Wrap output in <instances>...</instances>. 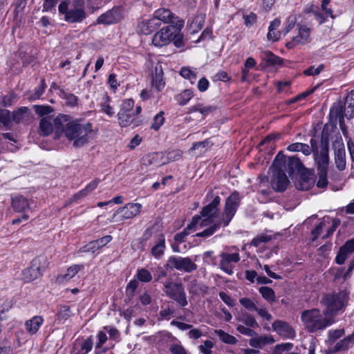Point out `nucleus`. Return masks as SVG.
Listing matches in <instances>:
<instances>
[{
	"label": "nucleus",
	"instance_id": "nucleus-1",
	"mask_svg": "<svg viewBox=\"0 0 354 354\" xmlns=\"http://www.w3.org/2000/svg\"><path fill=\"white\" fill-rule=\"evenodd\" d=\"M55 133L63 132L66 138L73 141V146L80 148L86 145L93 132V124L80 120H69L67 115L59 114L54 119Z\"/></svg>",
	"mask_w": 354,
	"mask_h": 354
},
{
	"label": "nucleus",
	"instance_id": "nucleus-2",
	"mask_svg": "<svg viewBox=\"0 0 354 354\" xmlns=\"http://www.w3.org/2000/svg\"><path fill=\"white\" fill-rule=\"evenodd\" d=\"M58 11L64 21L71 24L82 23L87 17L84 0H63Z\"/></svg>",
	"mask_w": 354,
	"mask_h": 354
},
{
	"label": "nucleus",
	"instance_id": "nucleus-3",
	"mask_svg": "<svg viewBox=\"0 0 354 354\" xmlns=\"http://www.w3.org/2000/svg\"><path fill=\"white\" fill-rule=\"evenodd\" d=\"M283 167H286V156L281 151L276 156L270 169L272 173L270 184L275 192L285 191L290 183Z\"/></svg>",
	"mask_w": 354,
	"mask_h": 354
},
{
	"label": "nucleus",
	"instance_id": "nucleus-4",
	"mask_svg": "<svg viewBox=\"0 0 354 354\" xmlns=\"http://www.w3.org/2000/svg\"><path fill=\"white\" fill-rule=\"evenodd\" d=\"M348 292L346 290L324 295L320 300L324 308V314L326 316L334 315L337 312L344 310L348 304Z\"/></svg>",
	"mask_w": 354,
	"mask_h": 354
},
{
	"label": "nucleus",
	"instance_id": "nucleus-5",
	"mask_svg": "<svg viewBox=\"0 0 354 354\" xmlns=\"http://www.w3.org/2000/svg\"><path fill=\"white\" fill-rule=\"evenodd\" d=\"M301 319L305 328L310 333L324 330L333 322L332 318L324 317L317 308L304 310L301 315Z\"/></svg>",
	"mask_w": 354,
	"mask_h": 354
},
{
	"label": "nucleus",
	"instance_id": "nucleus-6",
	"mask_svg": "<svg viewBox=\"0 0 354 354\" xmlns=\"http://www.w3.org/2000/svg\"><path fill=\"white\" fill-rule=\"evenodd\" d=\"M164 288L166 295L174 300L180 307L183 308L187 305L186 293L181 283L169 281L164 285Z\"/></svg>",
	"mask_w": 354,
	"mask_h": 354
},
{
	"label": "nucleus",
	"instance_id": "nucleus-7",
	"mask_svg": "<svg viewBox=\"0 0 354 354\" xmlns=\"http://www.w3.org/2000/svg\"><path fill=\"white\" fill-rule=\"evenodd\" d=\"M240 202L241 198L236 192H233L227 198L221 219V223H223V227H226L229 225L237 211Z\"/></svg>",
	"mask_w": 354,
	"mask_h": 354
},
{
	"label": "nucleus",
	"instance_id": "nucleus-8",
	"mask_svg": "<svg viewBox=\"0 0 354 354\" xmlns=\"http://www.w3.org/2000/svg\"><path fill=\"white\" fill-rule=\"evenodd\" d=\"M140 203H129L124 207L118 208L113 214L111 222H122L124 220L131 219L138 216L142 209Z\"/></svg>",
	"mask_w": 354,
	"mask_h": 354
},
{
	"label": "nucleus",
	"instance_id": "nucleus-9",
	"mask_svg": "<svg viewBox=\"0 0 354 354\" xmlns=\"http://www.w3.org/2000/svg\"><path fill=\"white\" fill-rule=\"evenodd\" d=\"M46 262L44 257H36L32 261L30 266L24 269L22 272V279L25 282H30L40 277L45 270L42 263Z\"/></svg>",
	"mask_w": 354,
	"mask_h": 354
},
{
	"label": "nucleus",
	"instance_id": "nucleus-10",
	"mask_svg": "<svg viewBox=\"0 0 354 354\" xmlns=\"http://www.w3.org/2000/svg\"><path fill=\"white\" fill-rule=\"evenodd\" d=\"M166 266L171 270H183L188 273L197 269L196 264L189 257L178 256L169 257Z\"/></svg>",
	"mask_w": 354,
	"mask_h": 354
},
{
	"label": "nucleus",
	"instance_id": "nucleus-11",
	"mask_svg": "<svg viewBox=\"0 0 354 354\" xmlns=\"http://www.w3.org/2000/svg\"><path fill=\"white\" fill-rule=\"evenodd\" d=\"M153 18L158 21L160 26L162 23L171 24L174 28L181 29L184 26V21L175 17L169 9L160 8L153 13Z\"/></svg>",
	"mask_w": 354,
	"mask_h": 354
},
{
	"label": "nucleus",
	"instance_id": "nucleus-12",
	"mask_svg": "<svg viewBox=\"0 0 354 354\" xmlns=\"http://www.w3.org/2000/svg\"><path fill=\"white\" fill-rule=\"evenodd\" d=\"M315 160L317 165L318 170L327 171L329 162L328 142L327 140L322 138L321 150L317 151L314 154Z\"/></svg>",
	"mask_w": 354,
	"mask_h": 354
},
{
	"label": "nucleus",
	"instance_id": "nucleus-13",
	"mask_svg": "<svg viewBox=\"0 0 354 354\" xmlns=\"http://www.w3.org/2000/svg\"><path fill=\"white\" fill-rule=\"evenodd\" d=\"M174 28L164 27L153 37L152 44L156 47H162L172 41Z\"/></svg>",
	"mask_w": 354,
	"mask_h": 354
},
{
	"label": "nucleus",
	"instance_id": "nucleus-14",
	"mask_svg": "<svg viewBox=\"0 0 354 354\" xmlns=\"http://www.w3.org/2000/svg\"><path fill=\"white\" fill-rule=\"evenodd\" d=\"M221 261L219 263L220 268L228 274L233 273L234 266L232 263H237L240 261V255L238 252L230 254L222 252L220 254Z\"/></svg>",
	"mask_w": 354,
	"mask_h": 354
},
{
	"label": "nucleus",
	"instance_id": "nucleus-15",
	"mask_svg": "<svg viewBox=\"0 0 354 354\" xmlns=\"http://www.w3.org/2000/svg\"><path fill=\"white\" fill-rule=\"evenodd\" d=\"M12 122L17 124H28L32 120L31 111L27 106H21L12 112Z\"/></svg>",
	"mask_w": 354,
	"mask_h": 354
},
{
	"label": "nucleus",
	"instance_id": "nucleus-16",
	"mask_svg": "<svg viewBox=\"0 0 354 354\" xmlns=\"http://www.w3.org/2000/svg\"><path fill=\"white\" fill-rule=\"evenodd\" d=\"M273 330L283 338L293 339L295 332L288 323L281 320H276L272 323Z\"/></svg>",
	"mask_w": 354,
	"mask_h": 354
},
{
	"label": "nucleus",
	"instance_id": "nucleus-17",
	"mask_svg": "<svg viewBox=\"0 0 354 354\" xmlns=\"http://www.w3.org/2000/svg\"><path fill=\"white\" fill-rule=\"evenodd\" d=\"M354 252V239L347 241L339 250L335 257V262L342 265L347 257Z\"/></svg>",
	"mask_w": 354,
	"mask_h": 354
},
{
	"label": "nucleus",
	"instance_id": "nucleus-18",
	"mask_svg": "<svg viewBox=\"0 0 354 354\" xmlns=\"http://www.w3.org/2000/svg\"><path fill=\"white\" fill-rule=\"evenodd\" d=\"M93 346V338L91 335L86 339L75 341L73 350L71 351L76 354H87L90 352Z\"/></svg>",
	"mask_w": 354,
	"mask_h": 354
},
{
	"label": "nucleus",
	"instance_id": "nucleus-19",
	"mask_svg": "<svg viewBox=\"0 0 354 354\" xmlns=\"http://www.w3.org/2000/svg\"><path fill=\"white\" fill-rule=\"evenodd\" d=\"M160 27L158 21L153 17L149 19L142 20L137 26L138 33L149 35Z\"/></svg>",
	"mask_w": 354,
	"mask_h": 354
},
{
	"label": "nucleus",
	"instance_id": "nucleus-20",
	"mask_svg": "<svg viewBox=\"0 0 354 354\" xmlns=\"http://www.w3.org/2000/svg\"><path fill=\"white\" fill-rule=\"evenodd\" d=\"M220 203L221 198L218 196H216L211 203L202 208L201 211V216L203 217H217L218 215V206Z\"/></svg>",
	"mask_w": 354,
	"mask_h": 354
},
{
	"label": "nucleus",
	"instance_id": "nucleus-21",
	"mask_svg": "<svg viewBox=\"0 0 354 354\" xmlns=\"http://www.w3.org/2000/svg\"><path fill=\"white\" fill-rule=\"evenodd\" d=\"M353 346H354V333L336 343L333 347L329 348L328 352L334 353L338 351H346Z\"/></svg>",
	"mask_w": 354,
	"mask_h": 354
},
{
	"label": "nucleus",
	"instance_id": "nucleus-22",
	"mask_svg": "<svg viewBox=\"0 0 354 354\" xmlns=\"http://www.w3.org/2000/svg\"><path fill=\"white\" fill-rule=\"evenodd\" d=\"M298 34L294 37V42L297 44H306L310 41V32L311 30L306 25H297Z\"/></svg>",
	"mask_w": 354,
	"mask_h": 354
},
{
	"label": "nucleus",
	"instance_id": "nucleus-23",
	"mask_svg": "<svg viewBox=\"0 0 354 354\" xmlns=\"http://www.w3.org/2000/svg\"><path fill=\"white\" fill-rule=\"evenodd\" d=\"M303 167V165L299 158L295 156H290L286 159V167L283 171H286L290 176L295 171H300Z\"/></svg>",
	"mask_w": 354,
	"mask_h": 354
},
{
	"label": "nucleus",
	"instance_id": "nucleus-24",
	"mask_svg": "<svg viewBox=\"0 0 354 354\" xmlns=\"http://www.w3.org/2000/svg\"><path fill=\"white\" fill-rule=\"evenodd\" d=\"M112 240L111 235L104 236L99 239L92 241L84 247V252H94L100 248L105 246Z\"/></svg>",
	"mask_w": 354,
	"mask_h": 354
},
{
	"label": "nucleus",
	"instance_id": "nucleus-25",
	"mask_svg": "<svg viewBox=\"0 0 354 354\" xmlns=\"http://www.w3.org/2000/svg\"><path fill=\"white\" fill-rule=\"evenodd\" d=\"M119 18L118 10L111 9L99 16L97 23L99 24L110 25L116 23Z\"/></svg>",
	"mask_w": 354,
	"mask_h": 354
},
{
	"label": "nucleus",
	"instance_id": "nucleus-26",
	"mask_svg": "<svg viewBox=\"0 0 354 354\" xmlns=\"http://www.w3.org/2000/svg\"><path fill=\"white\" fill-rule=\"evenodd\" d=\"M166 248L165 238L162 234L158 235L155 245L151 248V253L156 259H160Z\"/></svg>",
	"mask_w": 354,
	"mask_h": 354
},
{
	"label": "nucleus",
	"instance_id": "nucleus-27",
	"mask_svg": "<svg viewBox=\"0 0 354 354\" xmlns=\"http://www.w3.org/2000/svg\"><path fill=\"white\" fill-rule=\"evenodd\" d=\"M44 322V319L41 316H34L31 319L26 321L25 328L26 331L30 334H35L41 327Z\"/></svg>",
	"mask_w": 354,
	"mask_h": 354
},
{
	"label": "nucleus",
	"instance_id": "nucleus-28",
	"mask_svg": "<svg viewBox=\"0 0 354 354\" xmlns=\"http://www.w3.org/2000/svg\"><path fill=\"white\" fill-rule=\"evenodd\" d=\"M84 268L83 265H73L67 269L66 273L59 274L56 279V282L58 283H63L72 279L78 272Z\"/></svg>",
	"mask_w": 354,
	"mask_h": 354
},
{
	"label": "nucleus",
	"instance_id": "nucleus-29",
	"mask_svg": "<svg viewBox=\"0 0 354 354\" xmlns=\"http://www.w3.org/2000/svg\"><path fill=\"white\" fill-rule=\"evenodd\" d=\"M335 163L339 171H343L346 168V152L344 147L341 146L335 149Z\"/></svg>",
	"mask_w": 354,
	"mask_h": 354
},
{
	"label": "nucleus",
	"instance_id": "nucleus-30",
	"mask_svg": "<svg viewBox=\"0 0 354 354\" xmlns=\"http://www.w3.org/2000/svg\"><path fill=\"white\" fill-rule=\"evenodd\" d=\"M163 72L160 65H156L154 72L152 73V84L160 91L165 86V82L162 80Z\"/></svg>",
	"mask_w": 354,
	"mask_h": 354
},
{
	"label": "nucleus",
	"instance_id": "nucleus-31",
	"mask_svg": "<svg viewBox=\"0 0 354 354\" xmlns=\"http://www.w3.org/2000/svg\"><path fill=\"white\" fill-rule=\"evenodd\" d=\"M216 109V106L212 105H205L201 103H198L194 106H192L189 108L187 113H192L194 112H199L203 118H205L210 113L214 111Z\"/></svg>",
	"mask_w": 354,
	"mask_h": 354
},
{
	"label": "nucleus",
	"instance_id": "nucleus-32",
	"mask_svg": "<svg viewBox=\"0 0 354 354\" xmlns=\"http://www.w3.org/2000/svg\"><path fill=\"white\" fill-rule=\"evenodd\" d=\"M344 116L352 118L354 116V90H352L346 96L344 103Z\"/></svg>",
	"mask_w": 354,
	"mask_h": 354
},
{
	"label": "nucleus",
	"instance_id": "nucleus-33",
	"mask_svg": "<svg viewBox=\"0 0 354 354\" xmlns=\"http://www.w3.org/2000/svg\"><path fill=\"white\" fill-rule=\"evenodd\" d=\"M274 339L270 336H259L257 337L251 338L249 341V344L254 348H261L266 344H272Z\"/></svg>",
	"mask_w": 354,
	"mask_h": 354
},
{
	"label": "nucleus",
	"instance_id": "nucleus-34",
	"mask_svg": "<svg viewBox=\"0 0 354 354\" xmlns=\"http://www.w3.org/2000/svg\"><path fill=\"white\" fill-rule=\"evenodd\" d=\"M53 131V124L48 117L43 118L39 122V133L41 136H48Z\"/></svg>",
	"mask_w": 354,
	"mask_h": 354
},
{
	"label": "nucleus",
	"instance_id": "nucleus-35",
	"mask_svg": "<svg viewBox=\"0 0 354 354\" xmlns=\"http://www.w3.org/2000/svg\"><path fill=\"white\" fill-rule=\"evenodd\" d=\"M12 206L16 212H23L28 207L29 203L23 196H17L12 198Z\"/></svg>",
	"mask_w": 354,
	"mask_h": 354
},
{
	"label": "nucleus",
	"instance_id": "nucleus-36",
	"mask_svg": "<svg viewBox=\"0 0 354 354\" xmlns=\"http://www.w3.org/2000/svg\"><path fill=\"white\" fill-rule=\"evenodd\" d=\"M214 333L216 335L219 339L225 344L234 345L238 342L236 338L221 329L214 330Z\"/></svg>",
	"mask_w": 354,
	"mask_h": 354
},
{
	"label": "nucleus",
	"instance_id": "nucleus-37",
	"mask_svg": "<svg viewBox=\"0 0 354 354\" xmlns=\"http://www.w3.org/2000/svg\"><path fill=\"white\" fill-rule=\"evenodd\" d=\"M117 116L119 124L122 127H129L135 120L134 115L131 113L118 112Z\"/></svg>",
	"mask_w": 354,
	"mask_h": 354
},
{
	"label": "nucleus",
	"instance_id": "nucleus-38",
	"mask_svg": "<svg viewBox=\"0 0 354 354\" xmlns=\"http://www.w3.org/2000/svg\"><path fill=\"white\" fill-rule=\"evenodd\" d=\"M100 182V180L99 178H95L94 180H93L90 183H88L86 185V187L84 189L80 190L74 196L75 199H79L82 197L87 196L88 194H90L94 189H95Z\"/></svg>",
	"mask_w": 354,
	"mask_h": 354
},
{
	"label": "nucleus",
	"instance_id": "nucleus-39",
	"mask_svg": "<svg viewBox=\"0 0 354 354\" xmlns=\"http://www.w3.org/2000/svg\"><path fill=\"white\" fill-rule=\"evenodd\" d=\"M193 96V91L191 89H185L175 96V100L180 106H184L189 102Z\"/></svg>",
	"mask_w": 354,
	"mask_h": 354
},
{
	"label": "nucleus",
	"instance_id": "nucleus-40",
	"mask_svg": "<svg viewBox=\"0 0 354 354\" xmlns=\"http://www.w3.org/2000/svg\"><path fill=\"white\" fill-rule=\"evenodd\" d=\"M261 59L269 66H274L281 64V59L271 51L266 50L261 53Z\"/></svg>",
	"mask_w": 354,
	"mask_h": 354
},
{
	"label": "nucleus",
	"instance_id": "nucleus-41",
	"mask_svg": "<svg viewBox=\"0 0 354 354\" xmlns=\"http://www.w3.org/2000/svg\"><path fill=\"white\" fill-rule=\"evenodd\" d=\"M190 293L198 295L199 293H206L208 288L202 283H198L196 280L192 281L188 287Z\"/></svg>",
	"mask_w": 354,
	"mask_h": 354
},
{
	"label": "nucleus",
	"instance_id": "nucleus-42",
	"mask_svg": "<svg viewBox=\"0 0 354 354\" xmlns=\"http://www.w3.org/2000/svg\"><path fill=\"white\" fill-rule=\"evenodd\" d=\"M262 297L267 301L272 303L275 301V292L272 288L268 286H261L259 289Z\"/></svg>",
	"mask_w": 354,
	"mask_h": 354
},
{
	"label": "nucleus",
	"instance_id": "nucleus-43",
	"mask_svg": "<svg viewBox=\"0 0 354 354\" xmlns=\"http://www.w3.org/2000/svg\"><path fill=\"white\" fill-rule=\"evenodd\" d=\"M221 225L223 223L220 221L219 222L215 223L209 227L205 229L203 232H198L196 234L197 237H208L212 236Z\"/></svg>",
	"mask_w": 354,
	"mask_h": 354
},
{
	"label": "nucleus",
	"instance_id": "nucleus-44",
	"mask_svg": "<svg viewBox=\"0 0 354 354\" xmlns=\"http://www.w3.org/2000/svg\"><path fill=\"white\" fill-rule=\"evenodd\" d=\"M136 277L138 279L144 283H147L151 281L152 275L151 272L145 268H139L137 270Z\"/></svg>",
	"mask_w": 354,
	"mask_h": 354
},
{
	"label": "nucleus",
	"instance_id": "nucleus-45",
	"mask_svg": "<svg viewBox=\"0 0 354 354\" xmlns=\"http://www.w3.org/2000/svg\"><path fill=\"white\" fill-rule=\"evenodd\" d=\"M164 112L160 111L154 116L153 119V122L151 124V129L155 131H158L160 128V127L164 124Z\"/></svg>",
	"mask_w": 354,
	"mask_h": 354
},
{
	"label": "nucleus",
	"instance_id": "nucleus-46",
	"mask_svg": "<svg viewBox=\"0 0 354 354\" xmlns=\"http://www.w3.org/2000/svg\"><path fill=\"white\" fill-rule=\"evenodd\" d=\"M12 121V113L9 110H0V122L3 124V126H9Z\"/></svg>",
	"mask_w": 354,
	"mask_h": 354
},
{
	"label": "nucleus",
	"instance_id": "nucleus-47",
	"mask_svg": "<svg viewBox=\"0 0 354 354\" xmlns=\"http://www.w3.org/2000/svg\"><path fill=\"white\" fill-rule=\"evenodd\" d=\"M214 145V142L212 138H207L205 140L194 142L192 147L190 148V151L196 150L199 148L204 149L207 150L208 148L211 147Z\"/></svg>",
	"mask_w": 354,
	"mask_h": 354
},
{
	"label": "nucleus",
	"instance_id": "nucleus-48",
	"mask_svg": "<svg viewBox=\"0 0 354 354\" xmlns=\"http://www.w3.org/2000/svg\"><path fill=\"white\" fill-rule=\"evenodd\" d=\"M180 75L185 78L188 79L192 84H194L195 80H196V73L192 71L189 68L183 67L180 71Z\"/></svg>",
	"mask_w": 354,
	"mask_h": 354
},
{
	"label": "nucleus",
	"instance_id": "nucleus-49",
	"mask_svg": "<svg viewBox=\"0 0 354 354\" xmlns=\"http://www.w3.org/2000/svg\"><path fill=\"white\" fill-rule=\"evenodd\" d=\"M297 18L296 15L292 14L288 17L286 19V26L283 30V35H286L288 32H290V30H292L295 27L297 23Z\"/></svg>",
	"mask_w": 354,
	"mask_h": 354
},
{
	"label": "nucleus",
	"instance_id": "nucleus-50",
	"mask_svg": "<svg viewBox=\"0 0 354 354\" xmlns=\"http://www.w3.org/2000/svg\"><path fill=\"white\" fill-rule=\"evenodd\" d=\"M33 109L36 113L40 116L47 115L53 111V109L48 105H34Z\"/></svg>",
	"mask_w": 354,
	"mask_h": 354
},
{
	"label": "nucleus",
	"instance_id": "nucleus-51",
	"mask_svg": "<svg viewBox=\"0 0 354 354\" xmlns=\"http://www.w3.org/2000/svg\"><path fill=\"white\" fill-rule=\"evenodd\" d=\"M240 304L247 310L250 311H255L257 310V306L254 302L250 298L243 297L239 299Z\"/></svg>",
	"mask_w": 354,
	"mask_h": 354
},
{
	"label": "nucleus",
	"instance_id": "nucleus-52",
	"mask_svg": "<svg viewBox=\"0 0 354 354\" xmlns=\"http://www.w3.org/2000/svg\"><path fill=\"white\" fill-rule=\"evenodd\" d=\"M97 342L95 345V354H100V351H99V349L106 342L107 336H106V333H104L103 331H100L97 333Z\"/></svg>",
	"mask_w": 354,
	"mask_h": 354
},
{
	"label": "nucleus",
	"instance_id": "nucleus-53",
	"mask_svg": "<svg viewBox=\"0 0 354 354\" xmlns=\"http://www.w3.org/2000/svg\"><path fill=\"white\" fill-rule=\"evenodd\" d=\"M241 321L248 327L254 328L258 326V324L254 317L248 313L243 315Z\"/></svg>",
	"mask_w": 354,
	"mask_h": 354
},
{
	"label": "nucleus",
	"instance_id": "nucleus-54",
	"mask_svg": "<svg viewBox=\"0 0 354 354\" xmlns=\"http://www.w3.org/2000/svg\"><path fill=\"white\" fill-rule=\"evenodd\" d=\"M177 29V32L173 31L172 41L175 46L180 48L183 46V35L180 32V29Z\"/></svg>",
	"mask_w": 354,
	"mask_h": 354
},
{
	"label": "nucleus",
	"instance_id": "nucleus-55",
	"mask_svg": "<svg viewBox=\"0 0 354 354\" xmlns=\"http://www.w3.org/2000/svg\"><path fill=\"white\" fill-rule=\"evenodd\" d=\"M272 239V236L267 234H261L254 237L251 242L254 246H259L262 243H267Z\"/></svg>",
	"mask_w": 354,
	"mask_h": 354
},
{
	"label": "nucleus",
	"instance_id": "nucleus-56",
	"mask_svg": "<svg viewBox=\"0 0 354 354\" xmlns=\"http://www.w3.org/2000/svg\"><path fill=\"white\" fill-rule=\"evenodd\" d=\"M72 313L71 311V308L68 306H60L59 313H58V317L59 319L62 320H66L68 319L71 316Z\"/></svg>",
	"mask_w": 354,
	"mask_h": 354
},
{
	"label": "nucleus",
	"instance_id": "nucleus-57",
	"mask_svg": "<svg viewBox=\"0 0 354 354\" xmlns=\"http://www.w3.org/2000/svg\"><path fill=\"white\" fill-rule=\"evenodd\" d=\"M319 178L317 183V186L320 188H324L328 185L327 180V171L318 170Z\"/></svg>",
	"mask_w": 354,
	"mask_h": 354
},
{
	"label": "nucleus",
	"instance_id": "nucleus-58",
	"mask_svg": "<svg viewBox=\"0 0 354 354\" xmlns=\"http://www.w3.org/2000/svg\"><path fill=\"white\" fill-rule=\"evenodd\" d=\"M138 286V281L136 279L131 280L126 288V294L129 297H132L134 294L136 288Z\"/></svg>",
	"mask_w": 354,
	"mask_h": 354
},
{
	"label": "nucleus",
	"instance_id": "nucleus-59",
	"mask_svg": "<svg viewBox=\"0 0 354 354\" xmlns=\"http://www.w3.org/2000/svg\"><path fill=\"white\" fill-rule=\"evenodd\" d=\"M214 344L210 340H205L203 344L198 346V350L203 354H211L212 348L214 347Z\"/></svg>",
	"mask_w": 354,
	"mask_h": 354
},
{
	"label": "nucleus",
	"instance_id": "nucleus-60",
	"mask_svg": "<svg viewBox=\"0 0 354 354\" xmlns=\"http://www.w3.org/2000/svg\"><path fill=\"white\" fill-rule=\"evenodd\" d=\"M134 106V102L132 99H126L124 100L120 107V110L119 112H126L131 113L133 108Z\"/></svg>",
	"mask_w": 354,
	"mask_h": 354
},
{
	"label": "nucleus",
	"instance_id": "nucleus-61",
	"mask_svg": "<svg viewBox=\"0 0 354 354\" xmlns=\"http://www.w3.org/2000/svg\"><path fill=\"white\" fill-rule=\"evenodd\" d=\"M344 329L330 330L328 332V341L330 342H335L337 339L342 337L344 335Z\"/></svg>",
	"mask_w": 354,
	"mask_h": 354
},
{
	"label": "nucleus",
	"instance_id": "nucleus-62",
	"mask_svg": "<svg viewBox=\"0 0 354 354\" xmlns=\"http://www.w3.org/2000/svg\"><path fill=\"white\" fill-rule=\"evenodd\" d=\"M293 346V344L291 343H284L281 344H277L274 350L273 354H282V353L285 351L290 350Z\"/></svg>",
	"mask_w": 354,
	"mask_h": 354
},
{
	"label": "nucleus",
	"instance_id": "nucleus-63",
	"mask_svg": "<svg viewBox=\"0 0 354 354\" xmlns=\"http://www.w3.org/2000/svg\"><path fill=\"white\" fill-rule=\"evenodd\" d=\"M17 95L14 93H10L2 97V104L3 106H10L16 100Z\"/></svg>",
	"mask_w": 354,
	"mask_h": 354
},
{
	"label": "nucleus",
	"instance_id": "nucleus-64",
	"mask_svg": "<svg viewBox=\"0 0 354 354\" xmlns=\"http://www.w3.org/2000/svg\"><path fill=\"white\" fill-rule=\"evenodd\" d=\"M109 97H106V100L101 104V110L102 112L106 113L108 116L112 117L113 116L115 112L113 109L110 106L109 103Z\"/></svg>",
	"mask_w": 354,
	"mask_h": 354
}]
</instances>
